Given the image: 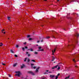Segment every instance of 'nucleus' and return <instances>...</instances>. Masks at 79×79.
<instances>
[{
    "mask_svg": "<svg viewBox=\"0 0 79 79\" xmlns=\"http://www.w3.org/2000/svg\"><path fill=\"white\" fill-rule=\"evenodd\" d=\"M2 65L5 66V64L3 63H2Z\"/></svg>",
    "mask_w": 79,
    "mask_h": 79,
    "instance_id": "obj_29",
    "label": "nucleus"
},
{
    "mask_svg": "<svg viewBox=\"0 0 79 79\" xmlns=\"http://www.w3.org/2000/svg\"><path fill=\"white\" fill-rule=\"evenodd\" d=\"M5 31V30H4V29H3L1 31H2V33H3V31Z\"/></svg>",
    "mask_w": 79,
    "mask_h": 79,
    "instance_id": "obj_26",
    "label": "nucleus"
},
{
    "mask_svg": "<svg viewBox=\"0 0 79 79\" xmlns=\"http://www.w3.org/2000/svg\"><path fill=\"white\" fill-rule=\"evenodd\" d=\"M16 48H18L19 47V45H16Z\"/></svg>",
    "mask_w": 79,
    "mask_h": 79,
    "instance_id": "obj_21",
    "label": "nucleus"
},
{
    "mask_svg": "<svg viewBox=\"0 0 79 79\" xmlns=\"http://www.w3.org/2000/svg\"><path fill=\"white\" fill-rule=\"evenodd\" d=\"M75 54H75H72V56H74Z\"/></svg>",
    "mask_w": 79,
    "mask_h": 79,
    "instance_id": "obj_45",
    "label": "nucleus"
},
{
    "mask_svg": "<svg viewBox=\"0 0 79 79\" xmlns=\"http://www.w3.org/2000/svg\"><path fill=\"white\" fill-rule=\"evenodd\" d=\"M15 57H18V56L16 54L15 55Z\"/></svg>",
    "mask_w": 79,
    "mask_h": 79,
    "instance_id": "obj_28",
    "label": "nucleus"
},
{
    "mask_svg": "<svg viewBox=\"0 0 79 79\" xmlns=\"http://www.w3.org/2000/svg\"><path fill=\"white\" fill-rule=\"evenodd\" d=\"M41 42H43V40L42 39L41 40Z\"/></svg>",
    "mask_w": 79,
    "mask_h": 79,
    "instance_id": "obj_47",
    "label": "nucleus"
},
{
    "mask_svg": "<svg viewBox=\"0 0 79 79\" xmlns=\"http://www.w3.org/2000/svg\"><path fill=\"white\" fill-rule=\"evenodd\" d=\"M56 63V62H54V63Z\"/></svg>",
    "mask_w": 79,
    "mask_h": 79,
    "instance_id": "obj_62",
    "label": "nucleus"
},
{
    "mask_svg": "<svg viewBox=\"0 0 79 79\" xmlns=\"http://www.w3.org/2000/svg\"><path fill=\"white\" fill-rule=\"evenodd\" d=\"M27 38H29V37H30V35H28L27 36Z\"/></svg>",
    "mask_w": 79,
    "mask_h": 79,
    "instance_id": "obj_30",
    "label": "nucleus"
},
{
    "mask_svg": "<svg viewBox=\"0 0 79 79\" xmlns=\"http://www.w3.org/2000/svg\"><path fill=\"white\" fill-rule=\"evenodd\" d=\"M75 36H76V37H79V34H76L75 35Z\"/></svg>",
    "mask_w": 79,
    "mask_h": 79,
    "instance_id": "obj_16",
    "label": "nucleus"
},
{
    "mask_svg": "<svg viewBox=\"0 0 79 79\" xmlns=\"http://www.w3.org/2000/svg\"><path fill=\"white\" fill-rule=\"evenodd\" d=\"M32 40V39L31 38H30L29 39V40Z\"/></svg>",
    "mask_w": 79,
    "mask_h": 79,
    "instance_id": "obj_31",
    "label": "nucleus"
},
{
    "mask_svg": "<svg viewBox=\"0 0 79 79\" xmlns=\"http://www.w3.org/2000/svg\"><path fill=\"white\" fill-rule=\"evenodd\" d=\"M60 73H58V74H57V76H60Z\"/></svg>",
    "mask_w": 79,
    "mask_h": 79,
    "instance_id": "obj_42",
    "label": "nucleus"
},
{
    "mask_svg": "<svg viewBox=\"0 0 79 79\" xmlns=\"http://www.w3.org/2000/svg\"><path fill=\"white\" fill-rule=\"evenodd\" d=\"M75 45L74 44H72L71 45H68V47H74Z\"/></svg>",
    "mask_w": 79,
    "mask_h": 79,
    "instance_id": "obj_6",
    "label": "nucleus"
},
{
    "mask_svg": "<svg viewBox=\"0 0 79 79\" xmlns=\"http://www.w3.org/2000/svg\"><path fill=\"white\" fill-rule=\"evenodd\" d=\"M10 52H11V53H15V52H14L13 51L12 49L10 50Z\"/></svg>",
    "mask_w": 79,
    "mask_h": 79,
    "instance_id": "obj_10",
    "label": "nucleus"
},
{
    "mask_svg": "<svg viewBox=\"0 0 79 79\" xmlns=\"http://www.w3.org/2000/svg\"><path fill=\"white\" fill-rule=\"evenodd\" d=\"M52 55H54V52H53V50H52Z\"/></svg>",
    "mask_w": 79,
    "mask_h": 79,
    "instance_id": "obj_22",
    "label": "nucleus"
},
{
    "mask_svg": "<svg viewBox=\"0 0 79 79\" xmlns=\"http://www.w3.org/2000/svg\"><path fill=\"white\" fill-rule=\"evenodd\" d=\"M44 1H47V0H44Z\"/></svg>",
    "mask_w": 79,
    "mask_h": 79,
    "instance_id": "obj_59",
    "label": "nucleus"
},
{
    "mask_svg": "<svg viewBox=\"0 0 79 79\" xmlns=\"http://www.w3.org/2000/svg\"><path fill=\"white\" fill-rule=\"evenodd\" d=\"M6 79H8V77H6Z\"/></svg>",
    "mask_w": 79,
    "mask_h": 79,
    "instance_id": "obj_56",
    "label": "nucleus"
},
{
    "mask_svg": "<svg viewBox=\"0 0 79 79\" xmlns=\"http://www.w3.org/2000/svg\"><path fill=\"white\" fill-rule=\"evenodd\" d=\"M60 69V66H59L58 67V68L57 69V70H59Z\"/></svg>",
    "mask_w": 79,
    "mask_h": 79,
    "instance_id": "obj_25",
    "label": "nucleus"
},
{
    "mask_svg": "<svg viewBox=\"0 0 79 79\" xmlns=\"http://www.w3.org/2000/svg\"><path fill=\"white\" fill-rule=\"evenodd\" d=\"M3 45V43H0V47H2V45Z\"/></svg>",
    "mask_w": 79,
    "mask_h": 79,
    "instance_id": "obj_13",
    "label": "nucleus"
},
{
    "mask_svg": "<svg viewBox=\"0 0 79 79\" xmlns=\"http://www.w3.org/2000/svg\"><path fill=\"white\" fill-rule=\"evenodd\" d=\"M79 2V1L78 0H72L71 1H70V3H71V2Z\"/></svg>",
    "mask_w": 79,
    "mask_h": 79,
    "instance_id": "obj_4",
    "label": "nucleus"
},
{
    "mask_svg": "<svg viewBox=\"0 0 79 79\" xmlns=\"http://www.w3.org/2000/svg\"><path fill=\"white\" fill-rule=\"evenodd\" d=\"M50 37L49 36H47L46 37V39H50Z\"/></svg>",
    "mask_w": 79,
    "mask_h": 79,
    "instance_id": "obj_14",
    "label": "nucleus"
},
{
    "mask_svg": "<svg viewBox=\"0 0 79 79\" xmlns=\"http://www.w3.org/2000/svg\"><path fill=\"white\" fill-rule=\"evenodd\" d=\"M26 59H27V58H26L24 60V61H26Z\"/></svg>",
    "mask_w": 79,
    "mask_h": 79,
    "instance_id": "obj_34",
    "label": "nucleus"
},
{
    "mask_svg": "<svg viewBox=\"0 0 79 79\" xmlns=\"http://www.w3.org/2000/svg\"><path fill=\"white\" fill-rule=\"evenodd\" d=\"M7 19L8 20H9V21H10V19H11V18H10V17H8Z\"/></svg>",
    "mask_w": 79,
    "mask_h": 79,
    "instance_id": "obj_12",
    "label": "nucleus"
},
{
    "mask_svg": "<svg viewBox=\"0 0 79 79\" xmlns=\"http://www.w3.org/2000/svg\"><path fill=\"white\" fill-rule=\"evenodd\" d=\"M47 74V73L45 72L44 73V74Z\"/></svg>",
    "mask_w": 79,
    "mask_h": 79,
    "instance_id": "obj_50",
    "label": "nucleus"
},
{
    "mask_svg": "<svg viewBox=\"0 0 79 79\" xmlns=\"http://www.w3.org/2000/svg\"><path fill=\"white\" fill-rule=\"evenodd\" d=\"M9 39V38H8V39Z\"/></svg>",
    "mask_w": 79,
    "mask_h": 79,
    "instance_id": "obj_64",
    "label": "nucleus"
},
{
    "mask_svg": "<svg viewBox=\"0 0 79 79\" xmlns=\"http://www.w3.org/2000/svg\"><path fill=\"white\" fill-rule=\"evenodd\" d=\"M39 42H40V41L38 40V41H37V43H39Z\"/></svg>",
    "mask_w": 79,
    "mask_h": 79,
    "instance_id": "obj_41",
    "label": "nucleus"
},
{
    "mask_svg": "<svg viewBox=\"0 0 79 79\" xmlns=\"http://www.w3.org/2000/svg\"><path fill=\"white\" fill-rule=\"evenodd\" d=\"M58 79V76H56V79Z\"/></svg>",
    "mask_w": 79,
    "mask_h": 79,
    "instance_id": "obj_44",
    "label": "nucleus"
},
{
    "mask_svg": "<svg viewBox=\"0 0 79 79\" xmlns=\"http://www.w3.org/2000/svg\"><path fill=\"white\" fill-rule=\"evenodd\" d=\"M48 73H52V72H48Z\"/></svg>",
    "mask_w": 79,
    "mask_h": 79,
    "instance_id": "obj_52",
    "label": "nucleus"
},
{
    "mask_svg": "<svg viewBox=\"0 0 79 79\" xmlns=\"http://www.w3.org/2000/svg\"><path fill=\"white\" fill-rule=\"evenodd\" d=\"M31 61H33V62H35V60H31Z\"/></svg>",
    "mask_w": 79,
    "mask_h": 79,
    "instance_id": "obj_19",
    "label": "nucleus"
},
{
    "mask_svg": "<svg viewBox=\"0 0 79 79\" xmlns=\"http://www.w3.org/2000/svg\"><path fill=\"white\" fill-rule=\"evenodd\" d=\"M70 79H74V78L73 77L72 78H71Z\"/></svg>",
    "mask_w": 79,
    "mask_h": 79,
    "instance_id": "obj_55",
    "label": "nucleus"
},
{
    "mask_svg": "<svg viewBox=\"0 0 79 79\" xmlns=\"http://www.w3.org/2000/svg\"><path fill=\"white\" fill-rule=\"evenodd\" d=\"M56 50V48H54V51H53V52L55 53V51Z\"/></svg>",
    "mask_w": 79,
    "mask_h": 79,
    "instance_id": "obj_23",
    "label": "nucleus"
},
{
    "mask_svg": "<svg viewBox=\"0 0 79 79\" xmlns=\"http://www.w3.org/2000/svg\"><path fill=\"white\" fill-rule=\"evenodd\" d=\"M37 51H38V52L39 51H41V52H43V51H44V49H39V50H38Z\"/></svg>",
    "mask_w": 79,
    "mask_h": 79,
    "instance_id": "obj_11",
    "label": "nucleus"
},
{
    "mask_svg": "<svg viewBox=\"0 0 79 79\" xmlns=\"http://www.w3.org/2000/svg\"><path fill=\"white\" fill-rule=\"evenodd\" d=\"M36 68V67H33V69H35Z\"/></svg>",
    "mask_w": 79,
    "mask_h": 79,
    "instance_id": "obj_39",
    "label": "nucleus"
},
{
    "mask_svg": "<svg viewBox=\"0 0 79 79\" xmlns=\"http://www.w3.org/2000/svg\"><path fill=\"white\" fill-rule=\"evenodd\" d=\"M25 48H26V49H27V48H27V47H25Z\"/></svg>",
    "mask_w": 79,
    "mask_h": 79,
    "instance_id": "obj_43",
    "label": "nucleus"
},
{
    "mask_svg": "<svg viewBox=\"0 0 79 79\" xmlns=\"http://www.w3.org/2000/svg\"><path fill=\"white\" fill-rule=\"evenodd\" d=\"M52 59H53V60H55V58L54 57V56H52Z\"/></svg>",
    "mask_w": 79,
    "mask_h": 79,
    "instance_id": "obj_27",
    "label": "nucleus"
},
{
    "mask_svg": "<svg viewBox=\"0 0 79 79\" xmlns=\"http://www.w3.org/2000/svg\"><path fill=\"white\" fill-rule=\"evenodd\" d=\"M60 0H57V2H59Z\"/></svg>",
    "mask_w": 79,
    "mask_h": 79,
    "instance_id": "obj_61",
    "label": "nucleus"
},
{
    "mask_svg": "<svg viewBox=\"0 0 79 79\" xmlns=\"http://www.w3.org/2000/svg\"><path fill=\"white\" fill-rule=\"evenodd\" d=\"M25 66V65H24V64H23V66H21V68H24V67Z\"/></svg>",
    "mask_w": 79,
    "mask_h": 79,
    "instance_id": "obj_9",
    "label": "nucleus"
},
{
    "mask_svg": "<svg viewBox=\"0 0 79 79\" xmlns=\"http://www.w3.org/2000/svg\"><path fill=\"white\" fill-rule=\"evenodd\" d=\"M58 66V65H57L56 66H54V67H52V69H56V68H57V67Z\"/></svg>",
    "mask_w": 79,
    "mask_h": 79,
    "instance_id": "obj_3",
    "label": "nucleus"
},
{
    "mask_svg": "<svg viewBox=\"0 0 79 79\" xmlns=\"http://www.w3.org/2000/svg\"><path fill=\"white\" fill-rule=\"evenodd\" d=\"M76 43L77 44H78V41L76 40Z\"/></svg>",
    "mask_w": 79,
    "mask_h": 79,
    "instance_id": "obj_38",
    "label": "nucleus"
},
{
    "mask_svg": "<svg viewBox=\"0 0 79 79\" xmlns=\"http://www.w3.org/2000/svg\"><path fill=\"white\" fill-rule=\"evenodd\" d=\"M38 44L36 45V46H38Z\"/></svg>",
    "mask_w": 79,
    "mask_h": 79,
    "instance_id": "obj_63",
    "label": "nucleus"
},
{
    "mask_svg": "<svg viewBox=\"0 0 79 79\" xmlns=\"http://www.w3.org/2000/svg\"><path fill=\"white\" fill-rule=\"evenodd\" d=\"M27 43H26V42H25V43H23V44H24V45H26V44Z\"/></svg>",
    "mask_w": 79,
    "mask_h": 79,
    "instance_id": "obj_35",
    "label": "nucleus"
},
{
    "mask_svg": "<svg viewBox=\"0 0 79 79\" xmlns=\"http://www.w3.org/2000/svg\"><path fill=\"white\" fill-rule=\"evenodd\" d=\"M31 64V68H32L33 67V65H34V64Z\"/></svg>",
    "mask_w": 79,
    "mask_h": 79,
    "instance_id": "obj_18",
    "label": "nucleus"
},
{
    "mask_svg": "<svg viewBox=\"0 0 79 79\" xmlns=\"http://www.w3.org/2000/svg\"><path fill=\"white\" fill-rule=\"evenodd\" d=\"M22 50H23V51H24V50H25V48H22Z\"/></svg>",
    "mask_w": 79,
    "mask_h": 79,
    "instance_id": "obj_24",
    "label": "nucleus"
},
{
    "mask_svg": "<svg viewBox=\"0 0 79 79\" xmlns=\"http://www.w3.org/2000/svg\"><path fill=\"white\" fill-rule=\"evenodd\" d=\"M67 18H68V19H71V18L69 17H67Z\"/></svg>",
    "mask_w": 79,
    "mask_h": 79,
    "instance_id": "obj_40",
    "label": "nucleus"
},
{
    "mask_svg": "<svg viewBox=\"0 0 79 79\" xmlns=\"http://www.w3.org/2000/svg\"><path fill=\"white\" fill-rule=\"evenodd\" d=\"M29 53V52H26V54H28Z\"/></svg>",
    "mask_w": 79,
    "mask_h": 79,
    "instance_id": "obj_49",
    "label": "nucleus"
},
{
    "mask_svg": "<svg viewBox=\"0 0 79 79\" xmlns=\"http://www.w3.org/2000/svg\"><path fill=\"white\" fill-rule=\"evenodd\" d=\"M41 48H42L41 47H38L39 49H41Z\"/></svg>",
    "mask_w": 79,
    "mask_h": 79,
    "instance_id": "obj_32",
    "label": "nucleus"
},
{
    "mask_svg": "<svg viewBox=\"0 0 79 79\" xmlns=\"http://www.w3.org/2000/svg\"><path fill=\"white\" fill-rule=\"evenodd\" d=\"M34 54H35V55H37V54H38V52H34Z\"/></svg>",
    "mask_w": 79,
    "mask_h": 79,
    "instance_id": "obj_20",
    "label": "nucleus"
},
{
    "mask_svg": "<svg viewBox=\"0 0 79 79\" xmlns=\"http://www.w3.org/2000/svg\"><path fill=\"white\" fill-rule=\"evenodd\" d=\"M16 64H17V63H15L14 64H13V66L14 67H15L16 66Z\"/></svg>",
    "mask_w": 79,
    "mask_h": 79,
    "instance_id": "obj_15",
    "label": "nucleus"
},
{
    "mask_svg": "<svg viewBox=\"0 0 79 79\" xmlns=\"http://www.w3.org/2000/svg\"><path fill=\"white\" fill-rule=\"evenodd\" d=\"M29 61H30V60H29V59H28L27 62H29Z\"/></svg>",
    "mask_w": 79,
    "mask_h": 79,
    "instance_id": "obj_37",
    "label": "nucleus"
},
{
    "mask_svg": "<svg viewBox=\"0 0 79 79\" xmlns=\"http://www.w3.org/2000/svg\"><path fill=\"white\" fill-rule=\"evenodd\" d=\"M73 61H74V63H76V60H75V59H73Z\"/></svg>",
    "mask_w": 79,
    "mask_h": 79,
    "instance_id": "obj_17",
    "label": "nucleus"
},
{
    "mask_svg": "<svg viewBox=\"0 0 79 79\" xmlns=\"http://www.w3.org/2000/svg\"><path fill=\"white\" fill-rule=\"evenodd\" d=\"M16 73H18V74H16L15 75L16 76H18V77H19L20 76V74H21V73L19 71L15 72Z\"/></svg>",
    "mask_w": 79,
    "mask_h": 79,
    "instance_id": "obj_1",
    "label": "nucleus"
},
{
    "mask_svg": "<svg viewBox=\"0 0 79 79\" xmlns=\"http://www.w3.org/2000/svg\"><path fill=\"white\" fill-rule=\"evenodd\" d=\"M75 67H77V65H75Z\"/></svg>",
    "mask_w": 79,
    "mask_h": 79,
    "instance_id": "obj_57",
    "label": "nucleus"
},
{
    "mask_svg": "<svg viewBox=\"0 0 79 79\" xmlns=\"http://www.w3.org/2000/svg\"><path fill=\"white\" fill-rule=\"evenodd\" d=\"M39 38L40 39H41V37H39Z\"/></svg>",
    "mask_w": 79,
    "mask_h": 79,
    "instance_id": "obj_53",
    "label": "nucleus"
},
{
    "mask_svg": "<svg viewBox=\"0 0 79 79\" xmlns=\"http://www.w3.org/2000/svg\"><path fill=\"white\" fill-rule=\"evenodd\" d=\"M55 75H50V77L51 78H53V77H55Z\"/></svg>",
    "mask_w": 79,
    "mask_h": 79,
    "instance_id": "obj_7",
    "label": "nucleus"
},
{
    "mask_svg": "<svg viewBox=\"0 0 79 79\" xmlns=\"http://www.w3.org/2000/svg\"><path fill=\"white\" fill-rule=\"evenodd\" d=\"M54 59H53L52 60V61H54Z\"/></svg>",
    "mask_w": 79,
    "mask_h": 79,
    "instance_id": "obj_51",
    "label": "nucleus"
},
{
    "mask_svg": "<svg viewBox=\"0 0 79 79\" xmlns=\"http://www.w3.org/2000/svg\"><path fill=\"white\" fill-rule=\"evenodd\" d=\"M39 68H40V67H38L37 69H36L35 72L37 73L38 71H39Z\"/></svg>",
    "mask_w": 79,
    "mask_h": 79,
    "instance_id": "obj_5",
    "label": "nucleus"
},
{
    "mask_svg": "<svg viewBox=\"0 0 79 79\" xmlns=\"http://www.w3.org/2000/svg\"><path fill=\"white\" fill-rule=\"evenodd\" d=\"M41 26H42V27H43V26H44V25H42Z\"/></svg>",
    "mask_w": 79,
    "mask_h": 79,
    "instance_id": "obj_58",
    "label": "nucleus"
},
{
    "mask_svg": "<svg viewBox=\"0 0 79 79\" xmlns=\"http://www.w3.org/2000/svg\"><path fill=\"white\" fill-rule=\"evenodd\" d=\"M28 56H30V54H28Z\"/></svg>",
    "mask_w": 79,
    "mask_h": 79,
    "instance_id": "obj_46",
    "label": "nucleus"
},
{
    "mask_svg": "<svg viewBox=\"0 0 79 79\" xmlns=\"http://www.w3.org/2000/svg\"><path fill=\"white\" fill-rule=\"evenodd\" d=\"M3 33H4V34H5V32H3Z\"/></svg>",
    "mask_w": 79,
    "mask_h": 79,
    "instance_id": "obj_60",
    "label": "nucleus"
},
{
    "mask_svg": "<svg viewBox=\"0 0 79 79\" xmlns=\"http://www.w3.org/2000/svg\"><path fill=\"white\" fill-rule=\"evenodd\" d=\"M28 50H30L31 52H33L34 51V50L33 49H32V48H31L30 49H28Z\"/></svg>",
    "mask_w": 79,
    "mask_h": 79,
    "instance_id": "obj_8",
    "label": "nucleus"
},
{
    "mask_svg": "<svg viewBox=\"0 0 79 79\" xmlns=\"http://www.w3.org/2000/svg\"><path fill=\"white\" fill-rule=\"evenodd\" d=\"M9 77H11V75L9 74Z\"/></svg>",
    "mask_w": 79,
    "mask_h": 79,
    "instance_id": "obj_36",
    "label": "nucleus"
},
{
    "mask_svg": "<svg viewBox=\"0 0 79 79\" xmlns=\"http://www.w3.org/2000/svg\"><path fill=\"white\" fill-rule=\"evenodd\" d=\"M52 37L53 38H54V39H56L55 37V36H54V35H53L52 36Z\"/></svg>",
    "mask_w": 79,
    "mask_h": 79,
    "instance_id": "obj_33",
    "label": "nucleus"
},
{
    "mask_svg": "<svg viewBox=\"0 0 79 79\" xmlns=\"http://www.w3.org/2000/svg\"><path fill=\"white\" fill-rule=\"evenodd\" d=\"M49 70H47L46 71V72H48Z\"/></svg>",
    "mask_w": 79,
    "mask_h": 79,
    "instance_id": "obj_48",
    "label": "nucleus"
},
{
    "mask_svg": "<svg viewBox=\"0 0 79 79\" xmlns=\"http://www.w3.org/2000/svg\"><path fill=\"white\" fill-rule=\"evenodd\" d=\"M76 15H77V16H78V14H76Z\"/></svg>",
    "mask_w": 79,
    "mask_h": 79,
    "instance_id": "obj_54",
    "label": "nucleus"
},
{
    "mask_svg": "<svg viewBox=\"0 0 79 79\" xmlns=\"http://www.w3.org/2000/svg\"><path fill=\"white\" fill-rule=\"evenodd\" d=\"M28 73L29 74H30L32 76H34L35 75V74L33 73V72L31 71H29L28 72Z\"/></svg>",
    "mask_w": 79,
    "mask_h": 79,
    "instance_id": "obj_2",
    "label": "nucleus"
}]
</instances>
